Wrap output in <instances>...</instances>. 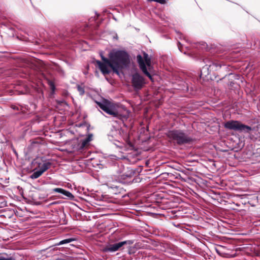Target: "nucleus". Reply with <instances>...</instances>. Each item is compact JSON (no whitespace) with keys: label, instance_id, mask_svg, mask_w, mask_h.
<instances>
[{"label":"nucleus","instance_id":"1","mask_svg":"<svg viewBox=\"0 0 260 260\" xmlns=\"http://www.w3.org/2000/svg\"><path fill=\"white\" fill-rule=\"evenodd\" d=\"M103 62L96 61V62L104 75L108 74L112 69L116 74L119 70L126 67L129 63L128 54L124 51L112 50L109 54V59L102 56Z\"/></svg>","mask_w":260,"mask_h":260},{"label":"nucleus","instance_id":"2","mask_svg":"<svg viewBox=\"0 0 260 260\" xmlns=\"http://www.w3.org/2000/svg\"><path fill=\"white\" fill-rule=\"evenodd\" d=\"M97 104L101 109L113 117L121 119L126 117L128 115V112L125 109L107 100L98 102Z\"/></svg>","mask_w":260,"mask_h":260},{"label":"nucleus","instance_id":"3","mask_svg":"<svg viewBox=\"0 0 260 260\" xmlns=\"http://www.w3.org/2000/svg\"><path fill=\"white\" fill-rule=\"evenodd\" d=\"M137 59L141 71L145 75L152 80V77L149 73L152 69V66L151 64V59L148 55L144 52L143 56L138 55L137 56Z\"/></svg>","mask_w":260,"mask_h":260},{"label":"nucleus","instance_id":"4","mask_svg":"<svg viewBox=\"0 0 260 260\" xmlns=\"http://www.w3.org/2000/svg\"><path fill=\"white\" fill-rule=\"evenodd\" d=\"M225 128L236 131L249 132L251 128L250 126L244 125L238 121L230 120L224 123Z\"/></svg>","mask_w":260,"mask_h":260},{"label":"nucleus","instance_id":"5","mask_svg":"<svg viewBox=\"0 0 260 260\" xmlns=\"http://www.w3.org/2000/svg\"><path fill=\"white\" fill-rule=\"evenodd\" d=\"M168 136L170 138L176 140L179 144L186 143L190 141L189 138L180 131H170Z\"/></svg>","mask_w":260,"mask_h":260},{"label":"nucleus","instance_id":"6","mask_svg":"<svg viewBox=\"0 0 260 260\" xmlns=\"http://www.w3.org/2000/svg\"><path fill=\"white\" fill-rule=\"evenodd\" d=\"M132 82L133 87L138 90L141 89L145 84L144 78L138 74L133 76Z\"/></svg>","mask_w":260,"mask_h":260},{"label":"nucleus","instance_id":"7","mask_svg":"<svg viewBox=\"0 0 260 260\" xmlns=\"http://www.w3.org/2000/svg\"><path fill=\"white\" fill-rule=\"evenodd\" d=\"M127 243V241H122L114 244L110 245L105 248L106 251L115 252Z\"/></svg>","mask_w":260,"mask_h":260},{"label":"nucleus","instance_id":"8","mask_svg":"<svg viewBox=\"0 0 260 260\" xmlns=\"http://www.w3.org/2000/svg\"><path fill=\"white\" fill-rule=\"evenodd\" d=\"M221 65L217 62H213L209 66L204 67L201 70V74L205 73L206 70H210V71H216L220 69Z\"/></svg>","mask_w":260,"mask_h":260},{"label":"nucleus","instance_id":"9","mask_svg":"<svg viewBox=\"0 0 260 260\" xmlns=\"http://www.w3.org/2000/svg\"><path fill=\"white\" fill-rule=\"evenodd\" d=\"M53 190L54 192L61 193L69 198H73L74 197L73 194L70 192L60 188H55L53 189Z\"/></svg>","mask_w":260,"mask_h":260},{"label":"nucleus","instance_id":"10","mask_svg":"<svg viewBox=\"0 0 260 260\" xmlns=\"http://www.w3.org/2000/svg\"><path fill=\"white\" fill-rule=\"evenodd\" d=\"M50 165L51 164L49 162L43 163L42 165L39 166V170L43 173L50 168Z\"/></svg>","mask_w":260,"mask_h":260},{"label":"nucleus","instance_id":"11","mask_svg":"<svg viewBox=\"0 0 260 260\" xmlns=\"http://www.w3.org/2000/svg\"><path fill=\"white\" fill-rule=\"evenodd\" d=\"M42 172L39 170L34 172L31 175L30 177L32 179H37L42 175Z\"/></svg>","mask_w":260,"mask_h":260},{"label":"nucleus","instance_id":"12","mask_svg":"<svg viewBox=\"0 0 260 260\" xmlns=\"http://www.w3.org/2000/svg\"><path fill=\"white\" fill-rule=\"evenodd\" d=\"M73 240H74L73 239H71V238L64 239V240H63L60 241L58 245H62L64 244L69 243L73 241Z\"/></svg>","mask_w":260,"mask_h":260},{"label":"nucleus","instance_id":"13","mask_svg":"<svg viewBox=\"0 0 260 260\" xmlns=\"http://www.w3.org/2000/svg\"><path fill=\"white\" fill-rule=\"evenodd\" d=\"M89 142V139H84L82 141V144H81V148H83L84 147H85L87 144Z\"/></svg>","mask_w":260,"mask_h":260},{"label":"nucleus","instance_id":"14","mask_svg":"<svg viewBox=\"0 0 260 260\" xmlns=\"http://www.w3.org/2000/svg\"><path fill=\"white\" fill-rule=\"evenodd\" d=\"M149 2H156L161 4H164L166 3V0H147Z\"/></svg>","mask_w":260,"mask_h":260},{"label":"nucleus","instance_id":"15","mask_svg":"<svg viewBox=\"0 0 260 260\" xmlns=\"http://www.w3.org/2000/svg\"><path fill=\"white\" fill-rule=\"evenodd\" d=\"M78 90L81 95H82L84 94V90L83 88H82L81 86H78Z\"/></svg>","mask_w":260,"mask_h":260},{"label":"nucleus","instance_id":"16","mask_svg":"<svg viewBox=\"0 0 260 260\" xmlns=\"http://www.w3.org/2000/svg\"><path fill=\"white\" fill-rule=\"evenodd\" d=\"M0 260H11L10 258H6L3 256H0Z\"/></svg>","mask_w":260,"mask_h":260},{"label":"nucleus","instance_id":"17","mask_svg":"<svg viewBox=\"0 0 260 260\" xmlns=\"http://www.w3.org/2000/svg\"><path fill=\"white\" fill-rule=\"evenodd\" d=\"M92 137V135L90 134L88 136V137L86 138V139H89V142L91 140Z\"/></svg>","mask_w":260,"mask_h":260}]
</instances>
